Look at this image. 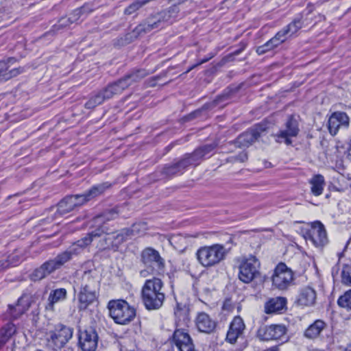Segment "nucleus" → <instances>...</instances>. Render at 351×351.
<instances>
[{
  "mask_svg": "<svg viewBox=\"0 0 351 351\" xmlns=\"http://www.w3.org/2000/svg\"><path fill=\"white\" fill-rule=\"evenodd\" d=\"M163 282L158 278L147 280L141 289L143 302L149 311L160 308L165 300Z\"/></svg>",
  "mask_w": 351,
  "mask_h": 351,
  "instance_id": "obj_1",
  "label": "nucleus"
},
{
  "mask_svg": "<svg viewBox=\"0 0 351 351\" xmlns=\"http://www.w3.org/2000/svg\"><path fill=\"white\" fill-rule=\"evenodd\" d=\"M140 261L145 267L139 272L143 278L149 275H161L165 271V261L159 252L152 247H147L141 251Z\"/></svg>",
  "mask_w": 351,
  "mask_h": 351,
  "instance_id": "obj_2",
  "label": "nucleus"
},
{
  "mask_svg": "<svg viewBox=\"0 0 351 351\" xmlns=\"http://www.w3.org/2000/svg\"><path fill=\"white\" fill-rule=\"evenodd\" d=\"M229 250L222 244L215 243L199 247L196 256L198 262L204 267H211L223 261Z\"/></svg>",
  "mask_w": 351,
  "mask_h": 351,
  "instance_id": "obj_3",
  "label": "nucleus"
},
{
  "mask_svg": "<svg viewBox=\"0 0 351 351\" xmlns=\"http://www.w3.org/2000/svg\"><path fill=\"white\" fill-rule=\"evenodd\" d=\"M108 308L110 316L119 324H128L136 317V309L123 300H110Z\"/></svg>",
  "mask_w": 351,
  "mask_h": 351,
  "instance_id": "obj_4",
  "label": "nucleus"
},
{
  "mask_svg": "<svg viewBox=\"0 0 351 351\" xmlns=\"http://www.w3.org/2000/svg\"><path fill=\"white\" fill-rule=\"evenodd\" d=\"M104 233V230L97 229L88 233L83 239L78 240L71 245L66 251L58 254L54 260L60 268L66 263L72 259L73 256L80 254L86 246L92 242L93 238L99 237Z\"/></svg>",
  "mask_w": 351,
  "mask_h": 351,
  "instance_id": "obj_5",
  "label": "nucleus"
},
{
  "mask_svg": "<svg viewBox=\"0 0 351 351\" xmlns=\"http://www.w3.org/2000/svg\"><path fill=\"white\" fill-rule=\"evenodd\" d=\"M260 261L255 256L243 258L239 267V279L244 283L251 282L260 277Z\"/></svg>",
  "mask_w": 351,
  "mask_h": 351,
  "instance_id": "obj_6",
  "label": "nucleus"
},
{
  "mask_svg": "<svg viewBox=\"0 0 351 351\" xmlns=\"http://www.w3.org/2000/svg\"><path fill=\"white\" fill-rule=\"evenodd\" d=\"M73 337V329L62 324L48 333L47 346L54 351L62 348Z\"/></svg>",
  "mask_w": 351,
  "mask_h": 351,
  "instance_id": "obj_7",
  "label": "nucleus"
},
{
  "mask_svg": "<svg viewBox=\"0 0 351 351\" xmlns=\"http://www.w3.org/2000/svg\"><path fill=\"white\" fill-rule=\"evenodd\" d=\"M293 280V271L283 263H279L275 268L272 276V283L280 290L287 289Z\"/></svg>",
  "mask_w": 351,
  "mask_h": 351,
  "instance_id": "obj_8",
  "label": "nucleus"
},
{
  "mask_svg": "<svg viewBox=\"0 0 351 351\" xmlns=\"http://www.w3.org/2000/svg\"><path fill=\"white\" fill-rule=\"evenodd\" d=\"M98 339L97 332L92 326L79 330L78 343L82 351H95Z\"/></svg>",
  "mask_w": 351,
  "mask_h": 351,
  "instance_id": "obj_9",
  "label": "nucleus"
},
{
  "mask_svg": "<svg viewBox=\"0 0 351 351\" xmlns=\"http://www.w3.org/2000/svg\"><path fill=\"white\" fill-rule=\"evenodd\" d=\"M109 182H104L92 186L88 191L82 194L71 195L75 207H79L91 199L101 195L104 191L110 187Z\"/></svg>",
  "mask_w": 351,
  "mask_h": 351,
  "instance_id": "obj_10",
  "label": "nucleus"
},
{
  "mask_svg": "<svg viewBox=\"0 0 351 351\" xmlns=\"http://www.w3.org/2000/svg\"><path fill=\"white\" fill-rule=\"evenodd\" d=\"M287 328L282 324L263 326L257 331V337L262 341L277 340L286 338Z\"/></svg>",
  "mask_w": 351,
  "mask_h": 351,
  "instance_id": "obj_11",
  "label": "nucleus"
},
{
  "mask_svg": "<svg viewBox=\"0 0 351 351\" xmlns=\"http://www.w3.org/2000/svg\"><path fill=\"white\" fill-rule=\"evenodd\" d=\"M266 130L264 124H258L241 134L235 140V145L238 147H247L254 143L261 135L262 132Z\"/></svg>",
  "mask_w": 351,
  "mask_h": 351,
  "instance_id": "obj_12",
  "label": "nucleus"
},
{
  "mask_svg": "<svg viewBox=\"0 0 351 351\" xmlns=\"http://www.w3.org/2000/svg\"><path fill=\"white\" fill-rule=\"evenodd\" d=\"M217 145L210 143L197 148L191 154H186L183 158L188 162V166H197L205 158L213 155Z\"/></svg>",
  "mask_w": 351,
  "mask_h": 351,
  "instance_id": "obj_13",
  "label": "nucleus"
},
{
  "mask_svg": "<svg viewBox=\"0 0 351 351\" xmlns=\"http://www.w3.org/2000/svg\"><path fill=\"white\" fill-rule=\"evenodd\" d=\"M299 124L298 120L293 115L288 117L285 123V128L276 134V141L278 143H285L290 145L292 143L291 138L295 137L299 133Z\"/></svg>",
  "mask_w": 351,
  "mask_h": 351,
  "instance_id": "obj_14",
  "label": "nucleus"
},
{
  "mask_svg": "<svg viewBox=\"0 0 351 351\" xmlns=\"http://www.w3.org/2000/svg\"><path fill=\"white\" fill-rule=\"evenodd\" d=\"M149 74L145 69H138L132 71L123 77L113 82L115 88L121 94L125 89L129 87L132 83L136 82L145 77Z\"/></svg>",
  "mask_w": 351,
  "mask_h": 351,
  "instance_id": "obj_15",
  "label": "nucleus"
},
{
  "mask_svg": "<svg viewBox=\"0 0 351 351\" xmlns=\"http://www.w3.org/2000/svg\"><path fill=\"white\" fill-rule=\"evenodd\" d=\"M113 85L110 84L106 88L93 95L88 101L85 104V108L87 109H93L96 106L101 104L105 100L112 98L119 93Z\"/></svg>",
  "mask_w": 351,
  "mask_h": 351,
  "instance_id": "obj_16",
  "label": "nucleus"
},
{
  "mask_svg": "<svg viewBox=\"0 0 351 351\" xmlns=\"http://www.w3.org/2000/svg\"><path fill=\"white\" fill-rule=\"evenodd\" d=\"M308 239L316 247H323L328 243L326 230L319 221L312 223L308 232Z\"/></svg>",
  "mask_w": 351,
  "mask_h": 351,
  "instance_id": "obj_17",
  "label": "nucleus"
},
{
  "mask_svg": "<svg viewBox=\"0 0 351 351\" xmlns=\"http://www.w3.org/2000/svg\"><path fill=\"white\" fill-rule=\"evenodd\" d=\"M350 119L346 113L343 112H335L329 117L328 121V129L332 136L337 134L341 128H347L349 126Z\"/></svg>",
  "mask_w": 351,
  "mask_h": 351,
  "instance_id": "obj_18",
  "label": "nucleus"
},
{
  "mask_svg": "<svg viewBox=\"0 0 351 351\" xmlns=\"http://www.w3.org/2000/svg\"><path fill=\"white\" fill-rule=\"evenodd\" d=\"M172 339L179 351H195L192 338L184 330H176Z\"/></svg>",
  "mask_w": 351,
  "mask_h": 351,
  "instance_id": "obj_19",
  "label": "nucleus"
},
{
  "mask_svg": "<svg viewBox=\"0 0 351 351\" xmlns=\"http://www.w3.org/2000/svg\"><path fill=\"white\" fill-rule=\"evenodd\" d=\"M95 274V271H85L75 282V286L79 289L96 291L98 287V280Z\"/></svg>",
  "mask_w": 351,
  "mask_h": 351,
  "instance_id": "obj_20",
  "label": "nucleus"
},
{
  "mask_svg": "<svg viewBox=\"0 0 351 351\" xmlns=\"http://www.w3.org/2000/svg\"><path fill=\"white\" fill-rule=\"evenodd\" d=\"M58 269L60 267L54 258L50 259L34 269L30 277L34 281L40 280Z\"/></svg>",
  "mask_w": 351,
  "mask_h": 351,
  "instance_id": "obj_21",
  "label": "nucleus"
},
{
  "mask_svg": "<svg viewBox=\"0 0 351 351\" xmlns=\"http://www.w3.org/2000/svg\"><path fill=\"white\" fill-rule=\"evenodd\" d=\"M245 328L243 319L239 316L235 317L230 323L226 335V340L230 343H234L237 339L243 335Z\"/></svg>",
  "mask_w": 351,
  "mask_h": 351,
  "instance_id": "obj_22",
  "label": "nucleus"
},
{
  "mask_svg": "<svg viewBox=\"0 0 351 351\" xmlns=\"http://www.w3.org/2000/svg\"><path fill=\"white\" fill-rule=\"evenodd\" d=\"M97 299L96 291L79 289L77 294V308L80 311H85Z\"/></svg>",
  "mask_w": 351,
  "mask_h": 351,
  "instance_id": "obj_23",
  "label": "nucleus"
},
{
  "mask_svg": "<svg viewBox=\"0 0 351 351\" xmlns=\"http://www.w3.org/2000/svg\"><path fill=\"white\" fill-rule=\"evenodd\" d=\"M195 326L199 332L210 333L215 330L216 322L207 313L201 312L195 318Z\"/></svg>",
  "mask_w": 351,
  "mask_h": 351,
  "instance_id": "obj_24",
  "label": "nucleus"
},
{
  "mask_svg": "<svg viewBox=\"0 0 351 351\" xmlns=\"http://www.w3.org/2000/svg\"><path fill=\"white\" fill-rule=\"evenodd\" d=\"M188 167V162L182 158L177 162L165 165L161 173L167 178H171L182 174Z\"/></svg>",
  "mask_w": 351,
  "mask_h": 351,
  "instance_id": "obj_25",
  "label": "nucleus"
},
{
  "mask_svg": "<svg viewBox=\"0 0 351 351\" xmlns=\"http://www.w3.org/2000/svg\"><path fill=\"white\" fill-rule=\"evenodd\" d=\"M14 62H16L14 58H9L6 60L0 61V82L8 80L23 73V69L21 67L13 69L8 71L9 69L8 64H12Z\"/></svg>",
  "mask_w": 351,
  "mask_h": 351,
  "instance_id": "obj_26",
  "label": "nucleus"
},
{
  "mask_svg": "<svg viewBox=\"0 0 351 351\" xmlns=\"http://www.w3.org/2000/svg\"><path fill=\"white\" fill-rule=\"evenodd\" d=\"M29 298L28 294L23 293L18 299L15 306L9 305L10 314L14 319H17L29 308L30 306Z\"/></svg>",
  "mask_w": 351,
  "mask_h": 351,
  "instance_id": "obj_27",
  "label": "nucleus"
},
{
  "mask_svg": "<svg viewBox=\"0 0 351 351\" xmlns=\"http://www.w3.org/2000/svg\"><path fill=\"white\" fill-rule=\"evenodd\" d=\"M156 23L149 25V23H138L134 28H132L131 32H128L125 34V38H121V45H126L131 43L133 40L137 38L143 33L145 32L147 29L151 30L154 28Z\"/></svg>",
  "mask_w": 351,
  "mask_h": 351,
  "instance_id": "obj_28",
  "label": "nucleus"
},
{
  "mask_svg": "<svg viewBox=\"0 0 351 351\" xmlns=\"http://www.w3.org/2000/svg\"><path fill=\"white\" fill-rule=\"evenodd\" d=\"M315 291L309 287H306L300 291L296 302L302 306H311L315 304Z\"/></svg>",
  "mask_w": 351,
  "mask_h": 351,
  "instance_id": "obj_29",
  "label": "nucleus"
},
{
  "mask_svg": "<svg viewBox=\"0 0 351 351\" xmlns=\"http://www.w3.org/2000/svg\"><path fill=\"white\" fill-rule=\"evenodd\" d=\"M287 304V300L285 298L277 297L271 298L265 304V312L267 314L280 313Z\"/></svg>",
  "mask_w": 351,
  "mask_h": 351,
  "instance_id": "obj_30",
  "label": "nucleus"
},
{
  "mask_svg": "<svg viewBox=\"0 0 351 351\" xmlns=\"http://www.w3.org/2000/svg\"><path fill=\"white\" fill-rule=\"evenodd\" d=\"M66 296L67 291L64 288H58L52 290L48 297V304L46 306V309L53 311L54 304L65 300Z\"/></svg>",
  "mask_w": 351,
  "mask_h": 351,
  "instance_id": "obj_31",
  "label": "nucleus"
},
{
  "mask_svg": "<svg viewBox=\"0 0 351 351\" xmlns=\"http://www.w3.org/2000/svg\"><path fill=\"white\" fill-rule=\"evenodd\" d=\"M283 42H285V38H282L281 33H277L274 37L271 38L264 45L258 47L256 48V53L259 55H263L278 47Z\"/></svg>",
  "mask_w": 351,
  "mask_h": 351,
  "instance_id": "obj_32",
  "label": "nucleus"
},
{
  "mask_svg": "<svg viewBox=\"0 0 351 351\" xmlns=\"http://www.w3.org/2000/svg\"><path fill=\"white\" fill-rule=\"evenodd\" d=\"M326 327V324L322 320L317 319L308 328L305 330L304 336L309 339H314L317 337L321 332Z\"/></svg>",
  "mask_w": 351,
  "mask_h": 351,
  "instance_id": "obj_33",
  "label": "nucleus"
},
{
  "mask_svg": "<svg viewBox=\"0 0 351 351\" xmlns=\"http://www.w3.org/2000/svg\"><path fill=\"white\" fill-rule=\"evenodd\" d=\"M311 184V192L315 195H320L324 190L325 180L323 176L317 174L314 176L309 181Z\"/></svg>",
  "mask_w": 351,
  "mask_h": 351,
  "instance_id": "obj_34",
  "label": "nucleus"
},
{
  "mask_svg": "<svg viewBox=\"0 0 351 351\" xmlns=\"http://www.w3.org/2000/svg\"><path fill=\"white\" fill-rule=\"evenodd\" d=\"M75 208L71 196L68 195L58 203L57 213L60 215H64L70 213Z\"/></svg>",
  "mask_w": 351,
  "mask_h": 351,
  "instance_id": "obj_35",
  "label": "nucleus"
},
{
  "mask_svg": "<svg viewBox=\"0 0 351 351\" xmlns=\"http://www.w3.org/2000/svg\"><path fill=\"white\" fill-rule=\"evenodd\" d=\"M130 230L128 229H123L116 235L108 234V237L106 238V241H112V245L118 246L124 241H125L130 235Z\"/></svg>",
  "mask_w": 351,
  "mask_h": 351,
  "instance_id": "obj_36",
  "label": "nucleus"
},
{
  "mask_svg": "<svg viewBox=\"0 0 351 351\" xmlns=\"http://www.w3.org/2000/svg\"><path fill=\"white\" fill-rule=\"evenodd\" d=\"M301 27L300 23H289L285 29L278 33H281L285 41L288 37L295 34Z\"/></svg>",
  "mask_w": 351,
  "mask_h": 351,
  "instance_id": "obj_37",
  "label": "nucleus"
},
{
  "mask_svg": "<svg viewBox=\"0 0 351 351\" xmlns=\"http://www.w3.org/2000/svg\"><path fill=\"white\" fill-rule=\"evenodd\" d=\"M119 210L118 207L113 208L104 212L101 215L97 217L99 221H110L115 219L118 217Z\"/></svg>",
  "mask_w": 351,
  "mask_h": 351,
  "instance_id": "obj_38",
  "label": "nucleus"
},
{
  "mask_svg": "<svg viewBox=\"0 0 351 351\" xmlns=\"http://www.w3.org/2000/svg\"><path fill=\"white\" fill-rule=\"evenodd\" d=\"M337 303L339 306L346 308L348 311H351V289L340 296Z\"/></svg>",
  "mask_w": 351,
  "mask_h": 351,
  "instance_id": "obj_39",
  "label": "nucleus"
},
{
  "mask_svg": "<svg viewBox=\"0 0 351 351\" xmlns=\"http://www.w3.org/2000/svg\"><path fill=\"white\" fill-rule=\"evenodd\" d=\"M16 327L12 323H8L1 330L0 336L8 341L10 338L15 333Z\"/></svg>",
  "mask_w": 351,
  "mask_h": 351,
  "instance_id": "obj_40",
  "label": "nucleus"
},
{
  "mask_svg": "<svg viewBox=\"0 0 351 351\" xmlns=\"http://www.w3.org/2000/svg\"><path fill=\"white\" fill-rule=\"evenodd\" d=\"M341 280L343 284L351 286V265H346L343 267Z\"/></svg>",
  "mask_w": 351,
  "mask_h": 351,
  "instance_id": "obj_41",
  "label": "nucleus"
},
{
  "mask_svg": "<svg viewBox=\"0 0 351 351\" xmlns=\"http://www.w3.org/2000/svg\"><path fill=\"white\" fill-rule=\"evenodd\" d=\"M145 3H146L143 2L142 0H136L132 4H130L127 8L125 9V14H132Z\"/></svg>",
  "mask_w": 351,
  "mask_h": 351,
  "instance_id": "obj_42",
  "label": "nucleus"
},
{
  "mask_svg": "<svg viewBox=\"0 0 351 351\" xmlns=\"http://www.w3.org/2000/svg\"><path fill=\"white\" fill-rule=\"evenodd\" d=\"M3 259L6 261V263H9V267L16 266L20 262L19 256L15 254H10L5 258H3Z\"/></svg>",
  "mask_w": 351,
  "mask_h": 351,
  "instance_id": "obj_43",
  "label": "nucleus"
},
{
  "mask_svg": "<svg viewBox=\"0 0 351 351\" xmlns=\"http://www.w3.org/2000/svg\"><path fill=\"white\" fill-rule=\"evenodd\" d=\"M233 158L234 161L244 162L247 160V154L245 152H241Z\"/></svg>",
  "mask_w": 351,
  "mask_h": 351,
  "instance_id": "obj_44",
  "label": "nucleus"
},
{
  "mask_svg": "<svg viewBox=\"0 0 351 351\" xmlns=\"http://www.w3.org/2000/svg\"><path fill=\"white\" fill-rule=\"evenodd\" d=\"M213 58V56H210L206 58H204L202 59L201 61H199V62H197V64L193 65L192 66H191L186 71V73H189V71H191L192 69H193L195 67H196L198 65H200L202 64H204L206 62H208L210 59H211Z\"/></svg>",
  "mask_w": 351,
  "mask_h": 351,
  "instance_id": "obj_45",
  "label": "nucleus"
},
{
  "mask_svg": "<svg viewBox=\"0 0 351 351\" xmlns=\"http://www.w3.org/2000/svg\"><path fill=\"white\" fill-rule=\"evenodd\" d=\"M9 267V263H6V261L3 258L0 260V272L3 271Z\"/></svg>",
  "mask_w": 351,
  "mask_h": 351,
  "instance_id": "obj_46",
  "label": "nucleus"
},
{
  "mask_svg": "<svg viewBox=\"0 0 351 351\" xmlns=\"http://www.w3.org/2000/svg\"><path fill=\"white\" fill-rule=\"evenodd\" d=\"M9 267V263H6V261L3 258L0 260V272L3 271Z\"/></svg>",
  "mask_w": 351,
  "mask_h": 351,
  "instance_id": "obj_47",
  "label": "nucleus"
},
{
  "mask_svg": "<svg viewBox=\"0 0 351 351\" xmlns=\"http://www.w3.org/2000/svg\"><path fill=\"white\" fill-rule=\"evenodd\" d=\"M339 271V266L338 264L335 265L334 267H332L331 273H332V276L333 278H335L338 275Z\"/></svg>",
  "mask_w": 351,
  "mask_h": 351,
  "instance_id": "obj_48",
  "label": "nucleus"
},
{
  "mask_svg": "<svg viewBox=\"0 0 351 351\" xmlns=\"http://www.w3.org/2000/svg\"><path fill=\"white\" fill-rule=\"evenodd\" d=\"M241 48H239V49H237V50H235V51H234V53H234V55H239L240 53H241V51H243L244 50V49H245V47H246V45H245V44H244V43H241Z\"/></svg>",
  "mask_w": 351,
  "mask_h": 351,
  "instance_id": "obj_49",
  "label": "nucleus"
},
{
  "mask_svg": "<svg viewBox=\"0 0 351 351\" xmlns=\"http://www.w3.org/2000/svg\"><path fill=\"white\" fill-rule=\"evenodd\" d=\"M8 342L4 338L0 336V350L4 346V345Z\"/></svg>",
  "mask_w": 351,
  "mask_h": 351,
  "instance_id": "obj_50",
  "label": "nucleus"
},
{
  "mask_svg": "<svg viewBox=\"0 0 351 351\" xmlns=\"http://www.w3.org/2000/svg\"><path fill=\"white\" fill-rule=\"evenodd\" d=\"M348 155L351 158V141H350L349 145L348 147Z\"/></svg>",
  "mask_w": 351,
  "mask_h": 351,
  "instance_id": "obj_51",
  "label": "nucleus"
},
{
  "mask_svg": "<svg viewBox=\"0 0 351 351\" xmlns=\"http://www.w3.org/2000/svg\"><path fill=\"white\" fill-rule=\"evenodd\" d=\"M61 27H62V25L55 24L53 26V31L58 30V29H59Z\"/></svg>",
  "mask_w": 351,
  "mask_h": 351,
  "instance_id": "obj_52",
  "label": "nucleus"
},
{
  "mask_svg": "<svg viewBox=\"0 0 351 351\" xmlns=\"http://www.w3.org/2000/svg\"><path fill=\"white\" fill-rule=\"evenodd\" d=\"M344 351H351V343L348 345L344 349Z\"/></svg>",
  "mask_w": 351,
  "mask_h": 351,
  "instance_id": "obj_53",
  "label": "nucleus"
},
{
  "mask_svg": "<svg viewBox=\"0 0 351 351\" xmlns=\"http://www.w3.org/2000/svg\"><path fill=\"white\" fill-rule=\"evenodd\" d=\"M350 141H351V138H350Z\"/></svg>",
  "mask_w": 351,
  "mask_h": 351,
  "instance_id": "obj_54",
  "label": "nucleus"
}]
</instances>
